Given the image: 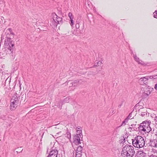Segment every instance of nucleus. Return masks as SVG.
<instances>
[{
    "label": "nucleus",
    "instance_id": "1",
    "mask_svg": "<svg viewBox=\"0 0 157 157\" xmlns=\"http://www.w3.org/2000/svg\"><path fill=\"white\" fill-rule=\"evenodd\" d=\"M139 124H132L131 126L132 127V130H135L138 128L139 131L143 134L149 132L151 128L148 124L143 123L139 126Z\"/></svg>",
    "mask_w": 157,
    "mask_h": 157
},
{
    "label": "nucleus",
    "instance_id": "2",
    "mask_svg": "<svg viewBox=\"0 0 157 157\" xmlns=\"http://www.w3.org/2000/svg\"><path fill=\"white\" fill-rule=\"evenodd\" d=\"M135 154L134 147L131 145H126L122 149L121 155L124 157H132Z\"/></svg>",
    "mask_w": 157,
    "mask_h": 157
},
{
    "label": "nucleus",
    "instance_id": "3",
    "mask_svg": "<svg viewBox=\"0 0 157 157\" xmlns=\"http://www.w3.org/2000/svg\"><path fill=\"white\" fill-rule=\"evenodd\" d=\"M133 146L137 148L143 147L145 145V141L143 137L140 136H136L132 139Z\"/></svg>",
    "mask_w": 157,
    "mask_h": 157
},
{
    "label": "nucleus",
    "instance_id": "4",
    "mask_svg": "<svg viewBox=\"0 0 157 157\" xmlns=\"http://www.w3.org/2000/svg\"><path fill=\"white\" fill-rule=\"evenodd\" d=\"M17 94H14L12 97L10 101V109L14 110L17 106L18 103V99L17 96Z\"/></svg>",
    "mask_w": 157,
    "mask_h": 157
},
{
    "label": "nucleus",
    "instance_id": "5",
    "mask_svg": "<svg viewBox=\"0 0 157 157\" xmlns=\"http://www.w3.org/2000/svg\"><path fill=\"white\" fill-rule=\"evenodd\" d=\"M82 134H76L73 138V143L76 145L81 144L82 142Z\"/></svg>",
    "mask_w": 157,
    "mask_h": 157
},
{
    "label": "nucleus",
    "instance_id": "6",
    "mask_svg": "<svg viewBox=\"0 0 157 157\" xmlns=\"http://www.w3.org/2000/svg\"><path fill=\"white\" fill-rule=\"evenodd\" d=\"M5 46L6 48H13L14 46V42L10 38L7 37L5 40Z\"/></svg>",
    "mask_w": 157,
    "mask_h": 157
},
{
    "label": "nucleus",
    "instance_id": "7",
    "mask_svg": "<svg viewBox=\"0 0 157 157\" xmlns=\"http://www.w3.org/2000/svg\"><path fill=\"white\" fill-rule=\"evenodd\" d=\"M153 88L149 86H146V87L144 88V92L143 94V96L144 98L147 97L150 95L152 91Z\"/></svg>",
    "mask_w": 157,
    "mask_h": 157
},
{
    "label": "nucleus",
    "instance_id": "8",
    "mask_svg": "<svg viewBox=\"0 0 157 157\" xmlns=\"http://www.w3.org/2000/svg\"><path fill=\"white\" fill-rule=\"evenodd\" d=\"M80 80H77L75 81L69 80L67 82H66L65 83V84L67 83V84L69 85L70 87H71L72 86H77L79 85H80L81 82H80Z\"/></svg>",
    "mask_w": 157,
    "mask_h": 157
},
{
    "label": "nucleus",
    "instance_id": "9",
    "mask_svg": "<svg viewBox=\"0 0 157 157\" xmlns=\"http://www.w3.org/2000/svg\"><path fill=\"white\" fill-rule=\"evenodd\" d=\"M149 80L148 76L140 78L139 80V83L141 85H144L147 84Z\"/></svg>",
    "mask_w": 157,
    "mask_h": 157
},
{
    "label": "nucleus",
    "instance_id": "10",
    "mask_svg": "<svg viewBox=\"0 0 157 157\" xmlns=\"http://www.w3.org/2000/svg\"><path fill=\"white\" fill-rule=\"evenodd\" d=\"M52 16L53 21L57 24H60L62 22V18L61 17H58L56 13H52Z\"/></svg>",
    "mask_w": 157,
    "mask_h": 157
},
{
    "label": "nucleus",
    "instance_id": "11",
    "mask_svg": "<svg viewBox=\"0 0 157 157\" xmlns=\"http://www.w3.org/2000/svg\"><path fill=\"white\" fill-rule=\"evenodd\" d=\"M6 55L9 56L10 58L13 59L14 58L13 55V48H6Z\"/></svg>",
    "mask_w": 157,
    "mask_h": 157
},
{
    "label": "nucleus",
    "instance_id": "12",
    "mask_svg": "<svg viewBox=\"0 0 157 157\" xmlns=\"http://www.w3.org/2000/svg\"><path fill=\"white\" fill-rule=\"evenodd\" d=\"M58 151L56 149L52 150L47 157H57Z\"/></svg>",
    "mask_w": 157,
    "mask_h": 157
},
{
    "label": "nucleus",
    "instance_id": "13",
    "mask_svg": "<svg viewBox=\"0 0 157 157\" xmlns=\"http://www.w3.org/2000/svg\"><path fill=\"white\" fill-rule=\"evenodd\" d=\"M141 112V116L142 117H148L149 116V113H148L146 109L144 108H140V109Z\"/></svg>",
    "mask_w": 157,
    "mask_h": 157
},
{
    "label": "nucleus",
    "instance_id": "14",
    "mask_svg": "<svg viewBox=\"0 0 157 157\" xmlns=\"http://www.w3.org/2000/svg\"><path fill=\"white\" fill-rule=\"evenodd\" d=\"M149 144L150 146L153 147H157V140L151 138Z\"/></svg>",
    "mask_w": 157,
    "mask_h": 157
},
{
    "label": "nucleus",
    "instance_id": "15",
    "mask_svg": "<svg viewBox=\"0 0 157 157\" xmlns=\"http://www.w3.org/2000/svg\"><path fill=\"white\" fill-rule=\"evenodd\" d=\"M68 16L70 18V21L71 22L70 23V25L72 27L74 24V21L73 20L74 19V16L72 15V13L70 12L68 14Z\"/></svg>",
    "mask_w": 157,
    "mask_h": 157
},
{
    "label": "nucleus",
    "instance_id": "16",
    "mask_svg": "<svg viewBox=\"0 0 157 157\" xmlns=\"http://www.w3.org/2000/svg\"><path fill=\"white\" fill-rule=\"evenodd\" d=\"M133 57L135 61L137 62L139 64L143 65L144 64V63L142 60H140L139 58L137 56L136 54H133Z\"/></svg>",
    "mask_w": 157,
    "mask_h": 157
},
{
    "label": "nucleus",
    "instance_id": "17",
    "mask_svg": "<svg viewBox=\"0 0 157 157\" xmlns=\"http://www.w3.org/2000/svg\"><path fill=\"white\" fill-rule=\"evenodd\" d=\"M137 155L140 157H145L146 156L147 154L143 151H139L137 152Z\"/></svg>",
    "mask_w": 157,
    "mask_h": 157
},
{
    "label": "nucleus",
    "instance_id": "18",
    "mask_svg": "<svg viewBox=\"0 0 157 157\" xmlns=\"http://www.w3.org/2000/svg\"><path fill=\"white\" fill-rule=\"evenodd\" d=\"M74 100L72 99L71 97H67L65 98L63 100V102H70V101H73Z\"/></svg>",
    "mask_w": 157,
    "mask_h": 157
},
{
    "label": "nucleus",
    "instance_id": "19",
    "mask_svg": "<svg viewBox=\"0 0 157 157\" xmlns=\"http://www.w3.org/2000/svg\"><path fill=\"white\" fill-rule=\"evenodd\" d=\"M84 144L83 143H82V144L81 145H79L77 147L76 151H79L82 152V147H84Z\"/></svg>",
    "mask_w": 157,
    "mask_h": 157
},
{
    "label": "nucleus",
    "instance_id": "20",
    "mask_svg": "<svg viewBox=\"0 0 157 157\" xmlns=\"http://www.w3.org/2000/svg\"><path fill=\"white\" fill-rule=\"evenodd\" d=\"M125 142V139L124 137H121L120 139L118 141V143L120 144H124V143Z\"/></svg>",
    "mask_w": 157,
    "mask_h": 157
},
{
    "label": "nucleus",
    "instance_id": "21",
    "mask_svg": "<svg viewBox=\"0 0 157 157\" xmlns=\"http://www.w3.org/2000/svg\"><path fill=\"white\" fill-rule=\"evenodd\" d=\"M77 132V134H81L82 133V128L81 127H77L76 128Z\"/></svg>",
    "mask_w": 157,
    "mask_h": 157
},
{
    "label": "nucleus",
    "instance_id": "22",
    "mask_svg": "<svg viewBox=\"0 0 157 157\" xmlns=\"http://www.w3.org/2000/svg\"><path fill=\"white\" fill-rule=\"evenodd\" d=\"M82 152L79 151H76L75 157H81L82 155Z\"/></svg>",
    "mask_w": 157,
    "mask_h": 157
},
{
    "label": "nucleus",
    "instance_id": "23",
    "mask_svg": "<svg viewBox=\"0 0 157 157\" xmlns=\"http://www.w3.org/2000/svg\"><path fill=\"white\" fill-rule=\"evenodd\" d=\"M151 117L154 118V120L155 121V122L157 124V115L155 114H153Z\"/></svg>",
    "mask_w": 157,
    "mask_h": 157
},
{
    "label": "nucleus",
    "instance_id": "24",
    "mask_svg": "<svg viewBox=\"0 0 157 157\" xmlns=\"http://www.w3.org/2000/svg\"><path fill=\"white\" fill-rule=\"evenodd\" d=\"M124 101V99H122L121 101L118 104V107L119 108H120Z\"/></svg>",
    "mask_w": 157,
    "mask_h": 157
},
{
    "label": "nucleus",
    "instance_id": "25",
    "mask_svg": "<svg viewBox=\"0 0 157 157\" xmlns=\"http://www.w3.org/2000/svg\"><path fill=\"white\" fill-rule=\"evenodd\" d=\"M128 119H129L127 117L122 122V125H125L126 124L125 123L128 122Z\"/></svg>",
    "mask_w": 157,
    "mask_h": 157
},
{
    "label": "nucleus",
    "instance_id": "26",
    "mask_svg": "<svg viewBox=\"0 0 157 157\" xmlns=\"http://www.w3.org/2000/svg\"><path fill=\"white\" fill-rule=\"evenodd\" d=\"M66 135L67 136H67L68 139H70L71 138V133L70 132H67Z\"/></svg>",
    "mask_w": 157,
    "mask_h": 157
},
{
    "label": "nucleus",
    "instance_id": "27",
    "mask_svg": "<svg viewBox=\"0 0 157 157\" xmlns=\"http://www.w3.org/2000/svg\"><path fill=\"white\" fill-rule=\"evenodd\" d=\"M132 113H129V115H128V116L127 117L129 119H132Z\"/></svg>",
    "mask_w": 157,
    "mask_h": 157
},
{
    "label": "nucleus",
    "instance_id": "28",
    "mask_svg": "<svg viewBox=\"0 0 157 157\" xmlns=\"http://www.w3.org/2000/svg\"><path fill=\"white\" fill-rule=\"evenodd\" d=\"M75 26L77 29H78L79 27V24L78 22H77V21L76 22Z\"/></svg>",
    "mask_w": 157,
    "mask_h": 157
},
{
    "label": "nucleus",
    "instance_id": "29",
    "mask_svg": "<svg viewBox=\"0 0 157 157\" xmlns=\"http://www.w3.org/2000/svg\"><path fill=\"white\" fill-rule=\"evenodd\" d=\"M148 157H157V156L152 154L149 156Z\"/></svg>",
    "mask_w": 157,
    "mask_h": 157
},
{
    "label": "nucleus",
    "instance_id": "30",
    "mask_svg": "<svg viewBox=\"0 0 157 157\" xmlns=\"http://www.w3.org/2000/svg\"><path fill=\"white\" fill-rule=\"evenodd\" d=\"M154 88L157 90V81L156 82V83L155 84L154 86Z\"/></svg>",
    "mask_w": 157,
    "mask_h": 157
},
{
    "label": "nucleus",
    "instance_id": "31",
    "mask_svg": "<svg viewBox=\"0 0 157 157\" xmlns=\"http://www.w3.org/2000/svg\"><path fill=\"white\" fill-rule=\"evenodd\" d=\"M153 79L157 78V75H153Z\"/></svg>",
    "mask_w": 157,
    "mask_h": 157
},
{
    "label": "nucleus",
    "instance_id": "32",
    "mask_svg": "<svg viewBox=\"0 0 157 157\" xmlns=\"http://www.w3.org/2000/svg\"><path fill=\"white\" fill-rule=\"evenodd\" d=\"M148 77H149V79H153V75L150 76H148Z\"/></svg>",
    "mask_w": 157,
    "mask_h": 157
},
{
    "label": "nucleus",
    "instance_id": "33",
    "mask_svg": "<svg viewBox=\"0 0 157 157\" xmlns=\"http://www.w3.org/2000/svg\"><path fill=\"white\" fill-rule=\"evenodd\" d=\"M154 17L155 18H157V14L155 13V12L154 13Z\"/></svg>",
    "mask_w": 157,
    "mask_h": 157
},
{
    "label": "nucleus",
    "instance_id": "34",
    "mask_svg": "<svg viewBox=\"0 0 157 157\" xmlns=\"http://www.w3.org/2000/svg\"><path fill=\"white\" fill-rule=\"evenodd\" d=\"M8 30L10 33L12 31V29L11 28H9L8 29Z\"/></svg>",
    "mask_w": 157,
    "mask_h": 157
},
{
    "label": "nucleus",
    "instance_id": "35",
    "mask_svg": "<svg viewBox=\"0 0 157 157\" xmlns=\"http://www.w3.org/2000/svg\"><path fill=\"white\" fill-rule=\"evenodd\" d=\"M128 129L130 130V131H131V130H132V127H130L128 128Z\"/></svg>",
    "mask_w": 157,
    "mask_h": 157
},
{
    "label": "nucleus",
    "instance_id": "36",
    "mask_svg": "<svg viewBox=\"0 0 157 157\" xmlns=\"http://www.w3.org/2000/svg\"><path fill=\"white\" fill-rule=\"evenodd\" d=\"M10 34H12V35L13 34V33L12 31L11 32H10Z\"/></svg>",
    "mask_w": 157,
    "mask_h": 157
},
{
    "label": "nucleus",
    "instance_id": "37",
    "mask_svg": "<svg viewBox=\"0 0 157 157\" xmlns=\"http://www.w3.org/2000/svg\"><path fill=\"white\" fill-rule=\"evenodd\" d=\"M61 132H58L56 134L57 135L59 134Z\"/></svg>",
    "mask_w": 157,
    "mask_h": 157
},
{
    "label": "nucleus",
    "instance_id": "38",
    "mask_svg": "<svg viewBox=\"0 0 157 157\" xmlns=\"http://www.w3.org/2000/svg\"><path fill=\"white\" fill-rule=\"evenodd\" d=\"M155 13L157 14V10L156 11H155Z\"/></svg>",
    "mask_w": 157,
    "mask_h": 157
},
{
    "label": "nucleus",
    "instance_id": "39",
    "mask_svg": "<svg viewBox=\"0 0 157 157\" xmlns=\"http://www.w3.org/2000/svg\"><path fill=\"white\" fill-rule=\"evenodd\" d=\"M99 63V62H98V64ZM100 63H101V62H100Z\"/></svg>",
    "mask_w": 157,
    "mask_h": 157
},
{
    "label": "nucleus",
    "instance_id": "40",
    "mask_svg": "<svg viewBox=\"0 0 157 157\" xmlns=\"http://www.w3.org/2000/svg\"><path fill=\"white\" fill-rule=\"evenodd\" d=\"M114 112V110H113V111L112 112V113H113V112Z\"/></svg>",
    "mask_w": 157,
    "mask_h": 157
}]
</instances>
